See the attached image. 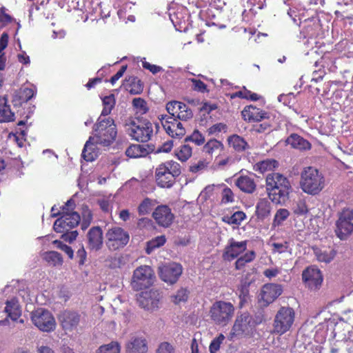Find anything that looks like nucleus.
Masks as SVG:
<instances>
[{
    "instance_id": "obj_62",
    "label": "nucleus",
    "mask_w": 353,
    "mask_h": 353,
    "mask_svg": "<svg viewBox=\"0 0 353 353\" xmlns=\"http://www.w3.org/2000/svg\"><path fill=\"white\" fill-rule=\"evenodd\" d=\"M62 233L63 234V237L64 240L69 241L70 243H71L74 240H75L78 236V232L77 230H73V231L70 230L68 232H62Z\"/></svg>"
},
{
    "instance_id": "obj_61",
    "label": "nucleus",
    "mask_w": 353,
    "mask_h": 353,
    "mask_svg": "<svg viewBox=\"0 0 353 353\" xmlns=\"http://www.w3.org/2000/svg\"><path fill=\"white\" fill-rule=\"evenodd\" d=\"M77 257L79 259V264L82 265L85 263L87 257L86 251L84 249L83 245H81V248L77 252Z\"/></svg>"
},
{
    "instance_id": "obj_45",
    "label": "nucleus",
    "mask_w": 353,
    "mask_h": 353,
    "mask_svg": "<svg viewBox=\"0 0 353 353\" xmlns=\"http://www.w3.org/2000/svg\"><path fill=\"white\" fill-rule=\"evenodd\" d=\"M223 147V144L216 139H211L205 143L203 147V151L208 154H212Z\"/></svg>"
},
{
    "instance_id": "obj_46",
    "label": "nucleus",
    "mask_w": 353,
    "mask_h": 353,
    "mask_svg": "<svg viewBox=\"0 0 353 353\" xmlns=\"http://www.w3.org/2000/svg\"><path fill=\"white\" fill-rule=\"evenodd\" d=\"M185 142L191 141L197 145H203L205 142V137L198 130H194L191 135L185 139Z\"/></svg>"
},
{
    "instance_id": "obj_43",
    "label": "nucleus",
    "mask_w": 353,
    "mask_h": 353,
    "mask_svg": "<svg viewBox=\"0 0 353 353\" xmlns=\"http://www.w3.org/2000/svg\"><path fill=\"white\" fill-rule=\"evenodd\" d=\"M278 165V162L274 159H266L260 161L256 164V170H259L261 173L268 170H272Z\"/></svg>"
},
{
    "instance_id": "obj_36",
    "label": "nucleus",
    "mask_w": 353,
    "mask_h": 353,
    "mask_svg": "<svg viewBox=\"0 0 353 353\" xmlns=\"http://www.w3.org/2000/svg\"><path fill=\"white\" fill-rule=\"evenodd\" d=\"M103 108L101 114L99 117L105 118L106 116L109 115L115 105V99L114 94H110L105 96L102 99Z\"/></svg>"
},
{
    "instance_id": "obj_35",
    "label": "nucleus",
    "mask_w": 353,
    "mask_h": 353,
    "mask_svg": "<svg viewBox=\"0 0 353 353\" xmlns=\"http://www.w3.org/2000/svg\"><path fill=\"white\" fill-rule=\"evenodd\" d=\"M43 259L52 266H59L63 263L61 254L56 251L46 252L43 254Z\"/></svg>"
},
{
    "instance_id": "obj_30",
    "label": "nucleus",
    "mask_w": 353,
    "mask_h": 353,
    "mask_svg": "<svg viewBox=\"0 0 353 353\" xmlns=\"http://www.w3.org/2000/svg\"><path fill=\"white\" fill-rule=\"evenodd\" d=\"M95 144L94 139L90 137L84 145L81 154L82 158L86 161H93L97 159L98 152Z\"/></svg>"
},
{
    "instance_id": "obj_52",
    "label": "nucleus",
    "mask_w": 353,
    "mask_h": 353,
    "mask_svg": "<svg viewBox=\"0 0 353 353\" xmlns=\"http://www.w3.org/2000/svg\"><path fill=\"white\" fill-rule=\"evenodd\" d=\"M142 91L143 84L141 81L137 77L133 78L130 83V92L132 94H138Z\"/></svg>"
},
{
    "instance_id": "obj_42",
    "label": "nucleus",
    "mask_w": 353,
    "mask_h": 353,
    "mask_svg": "<svg viewBox=\"0 0 353 353\" xmlns=\"http://www.w3.org/2000/svg\"><path fill=\"white\" fill-rule=\"evenodd\" d=\"M165 241L166 239L163 235L152 239L147 243L145 249L146 253L148 254H151L155 249L163 246L165 243Z\"/></svg>"
},
{
    "instance_id": "obj_63",
    "label": "nucleus",
    "mask_w": 353,
    "mask_h": 353,
    "mask_svg": "<svg viewBox=\"0 0 353 353\" xmlns=\"http://www.w3.org/2000/svg\"><path fill=\"white\" fill-rule=\"evenodd\" d=\"M127 69V65H123L120 70L111 77L110 82L114 85L124 74Z\"/></svg>"
},
{
    "instance_id": "obj_28",
    "label": "nucleus",
    "mask_w": 353,
    "mask_h": 353,
    "mask_svg": "<svg viewBox=\"0 0 353 353\" xmlns=\"http://www.w3.org/2000/svg\"><path fill=\"white\" fill-rule=\"evenodd\" d=\"M235 185L242 192L252 194L256 190V185L254 179L251 176L241 175L235 180Z\"/></svg>"
},
{
    "instance_id": "obj_59",
    "label": "nucleus",
    "mask_w": 353,
    "mask_h": 353,
    "mask_svg": "<svg viewBox=\"0 0 353 353\" xmlns=\"http://www.w3.org/2000/svg\"><path fill=\"white\" fill-rule=\"evenodd\" d=\"M173 148V141L172 140L167 141L161 144L157 150V152H169Z\"/></svg>"
},
{
    "instance_id": "obj_19",
    "label": "nucleus",
    "mask_w": 353,
    "mask_h": 353,
    "mask_svg": "<svg viewBox=\"0 0 353 353\" xmlns=\"http://www.w3.org/2000/svg\"><path fill=\"white\" fill-rule=\"evenodd\" d=\"M283 292V287L277 283L265 284L260 292L259 301L263 306H268L274 302Z\"/></svg>"
},
{
    "instance_id": "obj_7",
    "label": "nucleus",
    "mask_w": 353,
    "mask_h": 353,
    "mask_svg": "<svg viewBox=\"0 0 353 353\" xmlns=\"http://www.w3.org/2000/svg\"><path fill=\"white\" fill-rule=\"evenodd\" d=\"M234 310V306L230 302L216 301L210 307L209 315L214 325L225 327L232 319Z\"/></svg>"
},
{
    "instance_id": "obj_24",
    "label": "nucleus",
    "mask_w": 353,
    "mask_h": 353,
    "mask_svg": "<svg viewBox=\"0 0 353 353\" xmlns=\"http://www.w3.org/2000/svg\"><path fill=\"white\" fill-rule=\"evenodd\" d=\"M152 216L159 225L165 228L169 227L174 219V214L167 205L157 207L152 213Z\"/></svg>"
},
{
    "instance_id": "obj_32",
    "label": "nucleus",
    "mask_w": 353,
    "mask_h": 353,
    "mask_svg": "<svg viewBox=\"0 0 353 353\" xmlns=\"http://www.w3.org/2000/svg\"><path fill=\"white\" fill-rule=\"evenodd\" d=\"M14 114L11 111L10 105H7V99L3 97L0 99V123L10 122L14 120Z\"/></svg>"
},
{
    "instance_id": "obj_3",
    "label": "nucleus",
    "mask_w": 353,
    "mask_h": 353,
    "mask_svg": "<svg viewBox=\"0 0 353 353\" xmlns=\"http://www.w3.org/2000/svg\"><path fill=\"white\" fill-rule=\"evenodd\" d=\"M117 131L114 121L110 118L99 117L93 126V136L96 144L110 145L115 140Z\"/></svg>"
},
{
    "instance_id": "obj_47",
    "label": "nucleus",
    "mask_w": 353,
    "mask_h": 353,
    "mask_svg": "<svg viewBox=\"0 0 353 353\" xmlns=\"http://www.w3.org/2000/svg\"><path fill=\"white\" fill-rule=\"evenodd\" d=\"M188 291L185 288H181L175 294L172 296V301L175 304H179L181 302H185L188 298Z\"/></svg>"
},
{
    "instance_id": "obj_60",
    "label": "nucleus",
    "mask_w": 353,
    "mask_h": 353,
    "mask_svg": "<svg viewBox=\"0 0 353 353\" xmlns=\"http://www.w3.org/2000/svg\"><path fill=\"white\" fill-rule=\"evenodd\" d=\"M98 203L100 208L105 212H109L111 210L112 206L110 201L106 199H101L98 200Z\"/></svg>"
},
{
    "instance_id": "obj_6",
    "label": "nucleus",
    "mask_w": 353,
    "mask_h": 353,
    "mask_svg": "<svg viewBox=\"0 0 353 353\" xmlns=\"http://www.w3.org/2000/svg\"><path fill=\"white\" fill-rule=\"evenodd\" d=\"M181 172V165L177 162L168 161L162 163L156 168L157 183L161 188H170Z\"/></svg>"
},
{
    "instance_id": "obj_50",
    "label": "nucleus",
    "mask_w": 353,
    "mask_h": 353,
    "mask_svg": "<svg viewBox=\"0 0 353 353\" xmlns=\"http://www.w3.org/2000/svg\"><path fill=\"white\" fill-rule=\"evenodd\" d=\"M152 209V201L148 198L145 199L139 205L138 210L139 214H148Z\"/></svg>"
},
{
    "instance_id": "obj_55",
    "label": "nucleus",
    "mask_w": 353,
    "mask_h": 353,
    "mask_svg": "<svg viewBox=\"0 0 353 353\" xmlns=\"http://www.w3.org/2000/svg\"><path fill=\"white\" fill-rule=\"evenodd\" d=\"M54 243L57 245V247L59 249L61 250L65 254H67V255L68 256V257L70 259H72L73 258V256H74V252H73V250H72L71 247H70V246L67 245L66 244H64L62 242L59 241H54Z\"/></svg>"
},
{
    "instance_id": "obj_58",
    "label": "nucleus",
    "mask_w": 353,
    "mask_h": 353,
    "mask_svg": "<svg viewBox=\"0 0 353 353\" xmlns=\"http://www.w3.org/2000/svg\"><path fill=\"white\" fill-rule=\"evenodd\" d=\"M143 68L150 70L152 74H155L163 70V68L160 66L152 65L147 61L142 62Z\"/></svg>"
},
{
    "instance_id": "obj_12",
    "label": "nucleus",
    "mask_w": 353,
    "mask_h": 353,
    "mask_svg": "<svg viewBox=\"0 0 353 353\" xmlns=\"http://www.w3.org/2000/svg\"><path fill=\"white\" fill-rule=\"evenodd\" d=\"M71 203L69 200L65 203V206L63 207V214L57 219L53 225V228L56 232H68L75 227H77L81 221L80 215L76 212H67L65 210Z\"/></svg>"
},
{
    "instance_id": "obj_38",
    "label": "nucleus",
    "mask_w": 353,
    "mask_h": 353,
    "mask_svg": "<svg viewBox=\"0 0 353 353\" xmlns=\"http://www.w3.org/2000/svg\"><path fill=\"white\" fill-rule=\"evenodd\" d=\"M192 148L186 143L181 145L175 150V156L183 162L186 161L192 156Z\"/></svg>"
},
{
    "instance_id": "obj_33",
    "label": "nucleus",
    "mask_w": 353,
    "mask_h": 353,
    "mask_svg": "<svg viewBox=\"0 0 353 353\" xmlns=\"http://www.w3.org/2000/svg\"><path fill=\"white\" fill-rule=\"evenodd\" d=\"M271 211L270 203L265 199H260L256 205V215L261 221L267 218Z\"/></svg>"
},
{
    "instance_id": "obj_48",
    "label": "nucleus",
    "mask_w": 353,
    "mask_h": 353,
    "mask_svg": "<svg viewBox=\"0 0 353 353\" xmlns=\"http://www.w3.org/2000/svg\"><path fill=\"white\" fill-rule=\"evenodd\" d=\"M225 338V337L223 334H219L217 337L214 338L210 344V352L216 353L220 349L221 344L223 342Z\"/></svg>"
},
{
    "instance_id": "obj_20",
    "label": "nucleus",
    "mask_w": 353,
    "mask_h": 353,
    "mask_svg": "<svg viewBox=\"0 0 353 353\" xmlns=\"http://www.w3.org/2000/svg\"><path fill=\"white\" fill-rule=\"evenodd\" d=\"M247 249V241H236L231 238L224 249L223 258L225 261H231L237 258Z\"/></svg>"
},
{
    "instance_id": "obj_57",
    "label": "nucleus",
    "mask_w": 353,
    "mask_h": 353,
    "mask_svg": "<svg viewBox=\"0 0 353 353\" xmlns=\"http://www.w3.org/2000/svg\"><path fill=\"white\" fill-rule=\"evenodd\" d=\"M307 212V208L305 203L302 201L298 202L294 207V212L296 215H303Z\"/></svg>"
},
{
    "instance_id": "obj_53",
    "label": "nucleus",
    "mask_w": 353,
    "mask_h": 353,
    "mask_svg": "<svg viewBox=\"0 0 353 353\" xmlns=\"http://www.w3.org/2000/svg\"><path fill=\"white\" fill-rule=\"evenodd\" d=\"M156 353H175V349L170 343L162 342L157 349Z\"/></svg>"
},
{
    "instance_id": "obj_26",
    "label": "nucleus",
    "mask_w": 353,
    "mask_h": 353,
    "mask_svg": "<svg viewBox=\"0 0 353 353\" xmlns=\"http://www.w3.org/2000/svg\"><path fill=\"white\" fill-rule=\"evenodd\" d=\"M243 118L249 121H261L265 119L267 113L256 106H246L241 112Z\"/></svg>"
},
{
    "instance_id": "obj_34",
    "label": "nucleus",
    "mask_w": 353,
    "mask_h": 353,
    "mask_svg": "<svg viewBox=\"0 0 353 353\" xmlns=\"http://www.w3.org/2000/svg\"><path fill=\"white\" fill-rule=\"evenodd\" d=\"M256 258V253L250 250L237 259L235 262V268L238 270H242L247 263H251Z\"/></svg>"
},
{
    "instance_id": "obj_16",
    "label": "nucleus",
    "mask_w": 353,
    "mask_h": 353,
    "mask_svg": "<svg viewBox=\"0 0 353 353\" xmlns=\"http://www.w3.org/2000/svg\"><path fill=\"white\" fill-rule=\"evenodd\" d=\"M166 133L172 138L181 139L185 134V130L183 124L172 117L161 115L159 117Z\"/></svg>"
},
{
    "instance_id": "obj_5",
    "label": "nucleus",
    "mask_w": 353,
    "mask_h": 353,
    "mask_svg": "<svg viewBox=\"0 0 353 353\" xmlns=\"http://www.w3.org/2000/svg\"><path fill=\"white\" fill-rule=\"evenodd\" d=\"M125 129L132 139L142 143L151 140L154 133L152 123L146 119L129 118L125 121Z\"/></svg>"
},
{
    "instance_id": "obj_10",
    "label": "nucleus",
    "mask_w": 353,
    "mask_h": 353,
    "mask_svg": "<svg viewBox=\"0 0 353 353\" xmlns=\"http://www.w3.org/2000/svg\"><path fill=\"white\" fill-rule=\"evenodd\" d=\"M295 319V312L292 307H281L275 315L273 323L274 332L282 335L292 327Z\"/></svg>"
},
{
    "instance_id": "obj_40",
    "label": "nucleus",
    "mask_w": 353,
    "mask_h": 353,
    "mask_svg": "<svg viewBox=\"0 0 353 353\" xmlns=\"http://www.w3.org/2000/svg\"><path fill=\"white\" fill-rule=\"evenodd\" d=\"M121 345L118 341H111L110 343L101 345L96 351V353H120Z\"/></svg>"
},
{
    "instance_id": "obj_37",
    "label": "nucleus",
    "mask_w": 353,
    "mask_h": 353,
    "mask_svg": "<svg viewBox=\"0 0 353 353\" xmlns=\"http://www.w3.org/2000/svg\"><path fill=\"white\" fill-rule=\"evenodd\" d=\"M270 245L272 247V253H289L291 254L292 252V248L290 247V242L288 241L273 242Z\"/></svg>"
},
{
    "instance_id": "obj_23",
    "label": "nucleus",
    "mask_w": 353,
    "mask_h": 353,
    "mask_svg": "<svg viewBox=\"0 0 353 353\" xmlns=\"http://www.w3.org/2000/svg\"><path fill=\"white\" fill-rule=\"evenodd\" d=\"M125 353H146L148 344L145 339L136 334L131 335L125 344Z\"/></svg>"
},
{
    "instance_id": "obj_25",
    "label": "nucleus",
    "mask_w": 353,
    "mask_h": 353,
    "mask_svg": "<svg viewBox=\"0 0 353 353\" xmlns=\"http://www.w3.org/2000/svg\"><path fill=\"white\" fill-rule=\"evenodd\" d=\"M103 231L99 226L91 228L87 234L88 248L90 250L98 251L103 246Z\"/></svg>"
},
{
    "instance_id": "obj_2",
    "label": "nucleus",
    "mask_w": 353,
    "mask_h": 353,
    "mask_svg": "<svg viewBox=\"0 0 353 353\" xmlns=\"http://www.w3.org/2000/svg\"><path fill=\"white\" fill-rule=\"evenodd\" d=\"M262 321V316H252L247 312L237 315L229 333L228 339L234 341L252 335L256 325L261 324Z\"/></svg>"
},
{
    "instance_id": "obj_41",
    "label": "nucleus",
    "mask_w": 353,
    "mask_h": 353,
    "mask_svg": "<svg viewBox=\"0 0 353 353\" xmlns=\"http://www.w3.org/2000/svg\"><path fill=\"white\" fill-rule=\"evenodd\" d=\"M290 212L287 209L281 208L278 210L274 215L272 227L276 228L283 224V223L289 217Z\"/></svg>"
},
{
    "instance_id": "obj_27",
    "label": "nucleus",
    "mask_w": 353,
    "mask_h": 353,
    "mask_svg": "<svg viewBox=\"0 0 353 353\" xmlns=\"http://www.w3.org/2000/svg\"><path fill=\"white\" fill-rule=\"evenodd\" d=\"M152 150L149 145L132 144L127 148L125 154L130 158H141L146 157Z\"/></svg>"
},
{
    "instance_id": "obj_14",
    "label": "nucleus",
    "mask_w": 353,
    "mask_h": 353,
    "mask_svg": "<svg viewBox=\"0 0 353 353\" xmlns=\"http://www.w3.org/2000/svg\"><path fill=\"white\" fill-rule=\"evenodd\" d=\"M163 298L162 292L157 289H150L141 292L137 298L140 307L149 311L158 310Z\"/></svg>"
},
{
    "instance_id": "obj_17",
    "label": "nucleus",
    "mask_w": 353,
    "mask_h": 353,
    "mask_svg": "<svg viewBox=\"0 0 353 353\" xmlns=\"http://www.w3.org/2000/svg\"><path fill=\"white\" fill-rule=\"evenodd\" d=\"M166 110L169 117L181 121H188L192 118V110L185 103L177 101H170L166 104Z\"/></svg>"
},
{
    "instance_id": "obj_9",
    "label": "nucleus",
    "mask_w": 353,
    "mask_h": 353,
    "mask_svg": "<svg viewBox=\"0 0 353 353\" xmlns=\"http://www.w3.org/2000/svg\"><path fill=\"white\" fill-rule=\"evenodd\" d=\"M336 236L341 241H345L353 232V210L343 208L336 221L334 230Z\"/></svg>"
},
{
    "instance_id": "obj_39",
    "label": "nucleus",
    "mask_w": 353,
    "mask_h": 353,
    "mask_svg": "<svg viewBox=\"0 0 353 353\" xmlns=\"http://www.w3.org/2000/svg\"><path fill=\"white\" fill-rule=\"evenodd\" d=\"M246 218L245 214L242 211H236L233 214L224 216L223 221L230 225H239Z\"/></svg>"
},
{
    "instance_id": "obj_22",
    "label": "nucleus",
    "mask_w": 353,
    "mask_h": 353,
    "mask_svg": "<svg viewBox=\"0 0 353 353\" xmlns=\"http://www.w3.org/2000/svg\"><path fill=\"white\" fill-rule=\"evenodd\" d=\"M59 319L63 329L66 332H71L79 325L81 315L77 312L65 310L59 315Z\"/></svg>"
},
{
    "instance_id": "obj_49",
    "label": "nucleus",
    "mask_w": 353,
    "mask_h": 353,
    "mask_svg": "<svg viewBox=\"0 0 353 353\" xmlns=\"http://www.w3.org/2000/svg\"><path fill=\"white\" fill-rule=\"evenodd\" d=\"M18 95L21 102H27L34 97V91L32 88H21Z\"/></svg>"
},
{
    "instance_id": "obj_18",
    "label": "nucleus",
    "mask_w": 353,
    "mask_h": 353,
    "mask_svg": "<svg viewBox=\"0 0 353 353\" xmlns=\"http://www.w3.org/2000/svg\"><path fill=\"white\" fill-rule=\"evenodd\" d=\"M159 276L165 283H175L183 272L182 266L176 263H168L159 267Z\"/></svg>"
},
{
    "instance_id": "obj_8",
    "label": "nucleus",
    "mask_w": 353,
    "mask_h": 353,
    "mask_svg": "<svg viewBox=\"0 0 353 353\" xmlns=\"http://www.w3.org/2000/svg\"><path fill=\"white\" fill-rule=\"evenodd\" d=\"M105 245L110 251L123 248L129 242L128 232L118 226L108 228L105 234Z\"/></svg>"
},
{
    "instance_id": "obj_56",
    "label": "nucleus",
    "mask_w": 353,
    "mask_h": 353,
    "mask_svg": "<svg viewBox=\"0 0 353 353\" xmlns=\"http://www.w3.org/2000/svg\"><path fill=\"white\" fill-rule=\"evenodd\" d=\"M227 128V125L223 123H216L208 129V133L210 134H216L222 131L225 132Z\"/></svg>"
},
{
    "instance_id": "obj_21",
    "label": "nucleus",
    "mask_w": 353,
    "mask_h": 353,
    "mask_svg": "<svg viewBox=\"0 0 353 353\" xmlns=\"http://www.w3.org/2000/svg\"><path fill=\"white\" fill-rule=\"evenodd\" d=\"M302 279L310 289L315 290L321 286L323 281V276L319 269L311 266L303 272Z\"/></svg>"
},
{
    "instance_id": "obj_64",
    "label": "nucleus",
    "mask_w": 353,
    "mask_h": 353,
    "mask_svg": "<svg viewBox=\"0 0 353 353\" xmlns=\"http://www.w3.org/2000/svg\"><path fill=\"white\" fill-rule=\"evenodd\" d=\"M192 81L195 90L203 92L206 90V85L201 80L192 79Z\"/></svg>"
},
{
    "instance_id": "obj_54",
    "label": "nucleus",
    "mask_w": 353,
    "mask_h": 353,
    "mask_svg": "<svg viewBox=\"0 0 353 353\" xmlns=\"http://www.w3.org/2000/svg\"><path fill=\"white\" fill-rule=\"evenodd\" d=\"M205 161L200 160L196 163H192L189 168V170L192 173H199L207 167Z\"/></svg>"
},
{
    "instance_id": "obj_13",
    "label": "nucleus",
    "mask_w": 353,
    "mask_h": 353,
    "mask_svg": "<svg viewBox=\"0 0 353 353\" xmlns=\"http://www.w3.org/2000/svg\"><path fill=\"white\" fill-rule=\"evenodd\" d=\"M31 320L41 331L49 332L56 327V321L52 313L43 308H38L32 312Z\"/></svg>"
},
{
    "instance_id": "obj_44",
    "label": "nucleus",
    "mask_w": 353,
    "mask_h": 353,
    "mask_svg": "<svg viewBox=\"0 0 353 353\" xmlns=\"http://www.w3.org/2000/svg\"><path fill=\"white\" fill-rule=\"evenodd\" d=\"M132 105L136 109L137 112L143 114L148 111L146 101L142 98H134L132 100Z\"/></svg>"
},
{
    "instance_id": "obj_29",
    "label": "nucleus",
    "mask_w": 353,
    "mask_h": 353,
    "mask_svg": "<svg viewBox=\"0 0 353 353\" xmlns=\"http://www.w3.org/2000/svg\"><path fill=\"white\" fill-rule=\"evenodd\" d=\"M288 145L299 150H308L311 148L310 143L297 134H290L285 141Z\"/></svg>"
},
{
    "instance_id": "obj_31",
    "label": "nucleus",
    "mask_w": 353,
    "mask_h": 353,
    "mask_svg": "<svg viewBox=\"0 0 353 353\" xmlns=\"http://www.w3.org/2000/svg\"><path fill=\"white\" fill-rule=\"evenodd\" d=\"M230 147L232 148L236 152H241L250 148L248 143L241 137L237 134H233L228 139Z\"/></svg>"
},
{
    "instance_id": "obj_1",
    "label": "nucleus",
    "mask_w": 353,
    "mask_h": 353,
    "mask_svg": "<svg viewBox=\"0 0 353 353\" xmlns=\"http://www.w3.org/2000/svg\"><path fill=\"white\" fill-rule=\"evenodd\" d=\"M291 188L288 179L279 173H272L266 177V190L270 199L277 204L284 203Z\"/></svg>"
},
{
    "instance_id": "obj_11",
    "label": "nucleus",
    "mask_w": 353,
    "mask_h": 353,
    "mask_svg": "<svg viewBox=\"0 0 353 353\" xmlns=\"http://www.w3.org/2000/svg\"><path fill=\"white\" fill-rule=\"evenodd\" d=\"M154 271L149 265H141L134 271L131 285L136 290L139 291L150 286L154 279Z\"/></svg>"
},
{
    "instance_id": "obj_15",
    "label": "nucleus",
    "mask_w": 353,
    "mask_h": 353,
    "mask_svg": "<svg viewBox=\"0 0 353 353\" xmlns=\"http://www.w3.org/2000/svg\"><path fill=\"white\" fill-rule=\"evenodd\" d=\"M21 307L19 301L12 299L6 302V306L2 312H0V325L7 326L10 325V320L15 322L21 316Z\"/></svg>"
},
{
    "instance_id": "obj_4",
    "label": "nucleus",
    "mask_w": 353,
    "mask_h": 353,
    "mask_svg": "<svg viewBox=\"0 0 353 353\" xmlns=\"http://www.w3.org/2000/svg\"><path fill=\"white\" fill-rule=\"evenodd\" d=\"M300 186L304 192L316 195L324 188V176L316 168L305 167L301 173Z\"/></svg>"
},
{
    "instance_id": "obj_51",
    "label": "nucleus",
    "mask_w": 353,
    "mask_h": 353,
    "mask_svg": "<svg viewBox=\"0 0 353 353\" xmlns=\"http://www.w3.org/2000/svg\"><path fill=\"white\" fill-rule=\"evenodd\" d=\"M221 203L227 204L232 203L234 201V195L232 190L228 187H225L221 193Z\"/></svg>"
}]
</instances>
